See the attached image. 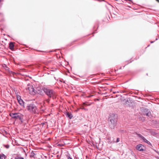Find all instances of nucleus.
Masks as SVG:
<instances>
[{
    "mask_svg": "<svg viewBox=\"0 0 159 159\" xmlns=\"http://www.w3.org/2000/svg\"><path fill=\"white\" fill-rule=\"evenodd\" d=\"M117 116L116 114H113L109 118V127L111 129H114L116 126L117 121Z\"/></svg>",
    "mask_w": 159,
    "mask_h": 159,
    "instance_id": "f257e3e1",
    "label": "nucleus"
},
{
    "mask_svg": "<svg viewBox=\"0 0 159 159\" xmlns=\"http://www.w3.org/2000/svg\"><path fill=\"white\" fill-rule=\"evenodd\" d=\"M44 92L49 98H52L53 99L56 97L55 92L52 89L44 87L43 89Z\"/></svg>",
    "mask_w": 159,
    "mask_h": 159,
    "instance_id": "f03ea898",
    "label": "nucleus"
},
{
    "mask_svg": "<svg viewBox=\"0 0 159 159\" xmlns=\"http://www.w3.org/2000/svg\"><path fill=\"white\" fill-rule=\"evenodd\" d=\"M11 117L16 120H19L21 122H23V115L19 112L12 113L10 114Z\"/></svg>",
    "mask_w": 159,
    "mask_h": 159,
    "instance_id": "7ed1b4c3",
    "label": "nucleus"
},
{
    "mask_svg": "<svg viewBox=\"0 0 159 159\" xmlns=\"http://www.w3.org/2000/svg\"><path fill=\"white\" fill-rule=\"evenodd\" d=\"M27 109L30 112L35 113L36 112L37 107L34 104H30L27 106Z\"/></svg>",
    "mask_w": 159,
    "mask_h": 159,
    "instance_id": "20e7f679",
    "label": "nucleus"
},
{
    "mask_svg": "<svg viewBox=\"0 0 159 159\" xmlns=\"http://www.w3.org/2000/svg\"><path fill=\"white\" fill-rule=\"evenodd\" d=\"M17 99L18 102H19L20 105L23 107H24V102L21 99V97L19 95H17Z\"/></svg>",
    "mask_w": 159,
    "mask_h": 159,
    "instance_id": "39448f33",
    "label": "nucleus"
},
{
    "mask_svg": "<svg viewBox=\"0 0 159 159\" xmlns=\"http://www.w3.org/2000/svg\"><path fill=\"white\" fill-rule=\"evenodd\" d=\"M138 137L140 138L144 142L149 145L152 146V144L150 142L147 140L143 136H142L141 135L139 134H138Z\"/></svg>",
    "mask_w": 159,
    "mask_h": 159,
    "instance_id": "423d86ee",
    "label": "nucleus"
},
{
    "mask_svg": "<svg viewBox=\"0 0 159 159\" xmlns=\"http://www.w3.org/2000/svg\"><path fill=\"white\" fill-rule=\"evenodd\" d=\"M26 89L27 90H28L31 93L33 94V93H35L34 92V89L33 86L32 85H28L27 87L26 88Z\"/></svg>",
    "mask_w": 159,
    "mask_h": 159,
    "instance_id": "0eeeda50",
    "label": "nucleus"
},
{
    "mask_svg": "<svg viewBox=\"0 0 159 159\" xmlns=\"http://www.w3.org/2000/svg\"><path fill=\"white\" fill-rule=\"evenodd\" d=\"M143 146L142 144H139L136 146V148L137 150L140 151H143L144 150L143 148Z\"/></svg>",
    "mask_w": 159,
    "mask_h": 159,
    "instance_id": "6e6552de",
    "label": "nucleus"
},
{
    "mask_svg": "<svg viewBox=\"0 0 159 159\" xmlns=\"http://www.w3.org/2000/svg\"><path fill=\"white\" fill-rule=\"evenodd\" d=\"M65 115L66 116V117L69 119H71L73 117V116L72 114L70 112H69L68 111H66L65 113Z\"/></svg>",
    "mask_w": 159,
    "mask_h": 159,
    "instance_id": "1a4fd4ad",
    "label": "nucleus"
},
{
    "mask_svg": "<svg viewBox=\"0 0 159 159\" xmlns=\"http://www.w3.org/2000/svg\"><path fill=\"white\" fill-rule=\"evenodd\" d=\"M144 111L145 113H144L143 115H146L147 116H149L150 115V112H149L148 110L146 108H145L144 109Z\"/></svg>",
    "mask_w": 159,
    "mask_h": 159,
    "instance_id": "9d476101",
    "label": "nucleus"
},
{
    "mask_svg": "<svg viewBox=\"0 0 159 159\" xmlns=\"http://www.w3.org/2000/svg\"><path fill=\"white\" fill-rule=\"evenodd\" d=\"M14 45L12 42H10L9 43V48L10 49L13 51L14 49Z\"/></svg>",
    "mask_w": 159,
    "mask_h": 159,
    "instance_id": "9b49d317",
    "label": "nucleus"
},
{
    "mask_svg": "<svg viewBox=\"0 0 159 159\" xmlns=\"http://www.w3.org/2000/svg\"><path fill=\"white\" fill-rule=\"evenodd\" d=\"M36 155L33 151H32L30 153V157H34V156Z\"/></svg>",
    "mask_w": 159,
    "mask_h": 159,
    "instance_id": "f8f14e48",
    "label": "nucleus"
},
{
    "mask_svg": "<svg viewBox=\"0 0 159 159\" xmlns=\"http://www.w3.org/2000/svg\"><path fill=\"white\" fill-rule=\"evenodd\" d=\"M5 158L6 156L3 154L0 155V159H5Z\"/></svg>",
    "mask_w": 159,
    "mask_h": 159,
    "instance_id": "ddd939ff",
    "label": "nucleus"
},
{
    "mask_svg": "<svg viewBox=\"0 0 159 159\" xmlns=\"http://www.w3.org/2000/svg\"><path fill=\"white\" fill-rule=\"evenodd\" d=\"M43 90H38V93L39 94L43 95L44 94V93L43 92Z\"/></svg>",
    "mask_w": 159,
    "mask_h": 159,
    "instance_id": "4468645a",
    "label": "nucleus"
},
{
    "mask_svg": "<svg viewBox=\"0 0 159 159\" xmlns=\"http://www.w3.org/2000/svg\"><path fill=\"white\" fill-rule=\"evenodd\" d=\"M15 159H24V158L22 157L17 156L15 157Z\"/></svg>",
    "mask_w": 159,
    "mask_h": 159,
    "instance_id": "2eb2a0df",
    "label": "nucleus"
},
{
    "mask_svg": "<svg viewBox=\"0 0 159 159\" xmlns=\"http://www.w3.org/2000/svg\"><path fill=\"white\" fill-rule=\"evenodd\" d=\"M4 146L6 148L8 149L9 148V145L8 144L7 145H4Z\"/></svg>",
    "mask_w": 159,
    "mask_h": 159,
    "instance_id": "dca6fc26",
    "label": "nucleus"
},
{
    "mask_svg": "<svg viewBox=\"0 0 159 159\" xmlns=\"http://www.w3.org/2000/svg\"><path fill=\"white\" fill-rule=\"evenodd\" d=\"M44 101H46L47 103H49L50 101V99L49 98H48L47 99H45Z\"/></svg>",
    "mask_w": 159,
    "mask_h": 159,
    "instance_id": "f3484780",
    "label": "nucleus"
},
{
    "mask_svg": "<svg viewBox=\"0 0 159 159\" xmlns=\"http://www.w3.org/2000/svg\"><path fill=\"white\" fill-rule=\"evenodd\" d=\"M60 81L62 82L65 83V81L63 79L60 80Z\"/></svg>",
    "mask_w": 159,
    "mask_h": 159,
    "instance_id": "a211bd4d",
    "label": "nucleus"
},
{
    "mask_svg": "<svg viewBox=\"0 0 159 159\" xmlns=\"http://www.w3.org/2000/svg\"><path fill=\"white\" fill-rule=\"evenodd\" d=\"M119 141H120L119 139V138H117L116 139V142L118 143L119 142Z\"/></svg>",
    "mask_w": 159,
    "mask_h": 159,
    "instance_id": "6ab92c4d",
    "label": "nucleus"
},
{
    "mask_svg": "<svg viewBox=\"0 0 159 159\" xmlns=\"http://www.w3.org/2000/svg\"><path fill=\"white\" fill-rule=\"evenodd\" d=\"M11 73L13 75H14L16 74V73L14 72L11 71Z\"/></svg>",
    "mask_w": 159,
    "mask_h": 159,
    "instance_id": "aec40b11",
    "label": "nucleus"
},
{
    "mask_svg": "<svg viewBox=\"0 0 159 159\" xmlns=\"http://www.w3.org/2000/svg\"><path fill=\"white\" fill-rule=\"evenodd\" d=\"M68 159H72V158H71L70 156L67 157Z\"/></svg>",
    "mask_w": 159,
    "mask_h": 159,
    "instance_id": "412c9836",
    "label": "nucleus"
},
{
    "mask_svg": "<svg viewBox=\"0 0 159 159\" xmlns=\"http://www.w3.org/2000/svg\"><path fill=\"white\" fill-rule=\"evenodd\" d=\"M68 159H72V158H71L70 156L67 157Z\"/></svg>",
    "mask_w": 159,
    "mask_h": 159,
    "instance_id": "4be33fe9",
    "label": "nucleus"
},
{
    "mask_svg": "<svg viewBox=\"0 0 159 159\" xmlns=\"http://www.w3.org/2000/svg\"><path fill=\"white\" fill-rule=\"evenodd\" d=\"M154 41H151V43H153L154 42Z\"/></svg>",
    "mask_w": 159,
    "mask_h": 159,
    "instance_id": "5701e85b",
    "label": "nucleus"
},
{
    "mask_svg": "<svg viewBox=\"0 0 159 159\" xmlns=\"http://www.w3.org/2000/svg\"><path fill=\"white\" fill-rule=\"evenodd\" d=\"M157 2H159V0H156Z\"/></svg>",
    "mask_w": 159,
    "mask_h": 159,
    "instance_id": "b1692460",
    "label": "nucleus"
},
{
    "mask_svg": "<svg viewBox=\"0 0 159 159\" xmlns=\"http://www.w3.org/2000/svg\"><path fill=\"white\" fill-rule=\"evenodd\" d=\"M52 51H50V52H52Z\"/></svg>",
    "mask_w": 159,
    "mask_h": 159,
    "instance_id": "393cba45",
    "label": "nucleus"
},
{
    "mask_svg": "<svg viewBox=\"0 0 159 159\" xmlns=\"http://www.w3.org/2000/svg\"><path fill=\"white\" fill-rule=\"evenodd\" d=\"M157 38H156V40H157Z\"/></svg>",
    "mask_w": 159,
    "mask_h": 159,
    "instance_id": "a878e982",
    "label": "nucleus"
}]
</instances>
